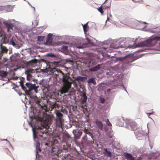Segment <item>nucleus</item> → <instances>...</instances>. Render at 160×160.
I'll list each match as a JSON object with an SVG mask.
<instances>
[{
	"mask_svg": "<svg viewBox=\"0 0 160 160\" xmlns=\"http://www.w3.org/2000/svg\"><path fill=\"white\" fill-rule=\"evenodd\" d=\"M49 70L57 76L58 75L59 73L62 74L61 80L62 82V86L60 90V92L61 94L68 92L71 88L72 83V79L69 75L64 73L59 69L56 68H50Z\"/></svg>",
	"mask_w": 160,
	"mask_h": 160,
	"instance_id": "1",
	"label": "nucleus"
},
{
	"mask_svg": "<svg viewBox=\"0 0 160 160\" xmlns=\"http://www.w3.org/2000/svg\"><path fill=\"white\" fill-rule=\"evenodd\" d=\"M160 37L157 36H152L146 41L138 43L136 46L129 45L128 47L130 48H135L138 47L143 46L151 47L155 45L157 42L160 40Z\"/></svg>",
	"mask_w": 160,
	"mask_h": 160,
	"instance_id": "2",
	"label": "nucleus"
},
{
	"mask_svg": "<svg viewBox=\"0 0 160 160\" xmlns=\"http://www.w3.org/2000/svg\"><path fill=\"white\" fill-rule=\"evenodd\" d=\"M30 126L32 128L33 138L36 142H38V137H42L45 132L40 127L37 128L34 126V127L32 122L29 123Z\"/></svg>",
	"mask_w": 160,
	"mask_h": 160,
	"instance_id": "3",
	"label": "nucleus"
},
{
	"mask_svg": "<svg viewBox=\"0 0 160 160\" xmlns=\"http://www.w3.org/2000/svg\"><path fill=\"white\" fill-rule=\"evenodd\" d=\"M34 100L35 102L37 104L39 108L42 109V110H44L43 113L44 114H45L48 111L47 106L43 103L42 100L38 98L37 96H35L34 97Z\"/></svg>",
	"mask_w": 160,
	"mask_h": 160,
	"instance_id": "4",
	"label": "nucleus"
},
{
	"mask_svg": "<svg viewBox=\"0 0 160 160\" xmlns=\"http://www.w3.org/2000/svg\"><path fill=\"white\" fill-rule=\"evenodd\" d=\"M27 87L22 86V89L25 91V93L28 95H30V91L33 90L35 84H32L31 83L27 82L26 83Z\"/></svg>",
	"mask_w": 160,
	"mask_h": 160,
	"instance_id": "5",
	"label": "nucleus"
},
{
	"mask_svg": "<svg viewBox=\"0 0 160 160\" xmlns=\"http://www.w3.org/2000/svg\"><path fill=\"white\" fill-rule=\"evenodd\" d=\"M6 37L4 36L2 38V40H1V43L0 44V48L1 49L2 52L0 53V60L1 59L3 55V53H7L8 51V50L7 48L6 47L3 46V43L6 44L8 43V42L6 41Z\"/></svg>",
	"mask_w": 160,
	"mask_h": 160,
	"instance_id": "6",
	"label": "nucleus"
},
{
	"mask_svg": "<svg viewBox=\"0 0 160 160\" xmlns=\"http://www.w3.org/2000/svg\"><path fill=\"white\" fill-rule=\"evenodd\" d=\"M121 60H124L125 62L128 64L132 62L137 59V58L132 54H128L124 57H121Z\"/></svg>",
	"mask_w": 160,
	"mask_h": 160,
	"instance_id": "7",
	"label": "nucleus"
},
{
	"mask_svg": "<svg viewBox=\"0 0 160 160\" xmlns=\"http://www.w3.org/2000/svg\"><path fill=\"white\" fill-rule=\"evenodd\" d=\"M82 41L81 40H79L78 41H77L75 44L76 47L79 49L85 48L86 46V44L82 43Z\"/></svg>",
	"mask_w": 160,
	"mask_h": 160,
	"instance_id": "8",
	"label": "nucleus"
},
{
	"mask_svg": "<svg viewBox=\"0 0 160 160\" xmlns=\"http://www.w3.org/2000/svg\"><path fill=\"white\" fill-rule=\"evenodd\" d=\"M42 120L47 124H51L52 121V118L49 115H46L45 117L43 118Z\"/></svg>",
	"mask_w": 160,
	"mask_h": 160,
	"instance_id": "9",
	"label": "nucleus"
},
{
	"mask_svg": "<svg viewBox=\"0 0 160 160\" xmlns=\"http://www.w3.org/2000/svg\"><path fill=\"white\" fill-rule=\"evenodd\" d=\"M64 120L62 118H57L56 120V123L57 126L62 128Z\"/></svg>",
	"mask_w": 160,
	"mask_h": 160,
	"instance_id": "10",
	"label": "nucleus"
},
{
	"mask_svg": "<svg viewBox=\"0 0 160 160\" xmlns=\"http://www.w3.org/2000/svg\"><path fill=\"white\" fill-rule=\"evenodd\" d=\"M124 156L127 160H135V158L130 153L125 152L124 153Z\"/></svg>",
	"mask_w": 160,
	"mask_h": 160,
	"instance_id": "11",
	"label": "nucleus"
},
{
	"mask_svg": "<svg viewBox=\"0 0 160 160\" xmlns=\"http://www.w3.org/2000/svg\"><path fill=\"white\" fill-rule=\"evenodd\" d=\"M129 124L133 131H135L137 130V125L136 122H129Z\"/></svg>",
	"mask_w": 160,
	"mask_h": 160,
	"instance_id": "12",
	"label": "nucleus"
},
{
	"mask_svg": "<svg viewBox=\"0 0 160 160\" xmlns=\"http://www.w3.org/2000/svg\"><path fill=\"white\" fill-rule=\"evenodd\" d=\"M31 71L30 70H27L25 71V73L27 75V79L28 80H30L32 78V76L31 74Z\"/></svg>",
	"mask_w": 160,
	"mask_h": 160,
	"instance_id": "13",
	"label": "nucleus"
},
{
	"mask_svg": "<svg viewBox=\"0 0 160 160\" xmlns=\"http://www.w3.org/2000/svg\"><path fill=\"white\" fill-rule=\"evenodd\" d=\"M102 149L104 151V152H103L104 154L105 155L108 157H111L112 155L111 152L110 151H108L107 148H104Z\"/></svg>",
	"mask_w": 160,
	"mask_h": 160,
	"instance_id": "14",
	"label": "nucleus"
},
{
	"mask_svg": "<svg viewBox=\"0 0 160 160\" xmlns=\"http://www.w3.org/2000/svg\"><path fill=\"white\" fill-rule=\"evenodd\" d=\"M95 122L98 127L101 130H102L103 127V126L102 122L98 120H96Z\"/></svg>",
	"mask_w": 160,
	"mask_h": 160,
	"instance_id": "15",
	"label": "nucleus"
},
{
	"mask_svg": "<svg viewBox=\"0 0 160 160\" xmlns=\"http://www.w3.org/2000/svg\"><path fill=\"white\" fill-rule=\"evenodd\" d=\"M82 98L81 99L82 103V104H84L86 102L87 99V97L85 92H83Z\"/></svg>",
	"mask_w": 160,
	"mask_h": 160,
	"instance_id": "16",
	"label": "nucleus"
},
{
	"mask_svg": "<svg viewBox=\"0 0 160 160\" xmlns=\"http://www.w3.org/2000/svg\"><path fill=\"white\" fill-rule=\"evenodd\" d=\"M100 65L99 64H98L92 68H89V70L90 71L92 72L96 71L98 70H99L100 69Z\"/></svg>",
	"mask_w": 160,
	"mask_h": 160,
	"instance_id": "17",
	"label": "nucleus"
},
{
	"mask_svg": "<svg viewBox=\"0 0 160 160\" xmlns=\"http://www.w3.org/2000/svg\"><path fill=\"white\" fill-rule=\"evenodd\" d=\"M52 42V39L51 37L48 35V37L46 39V44L50 45Z\"/></svg>",
	"mask_w": 160,
	"mask_h": 160,
	"instance_id": "18",
	"label": "nucleus"
},
{
	"mask_svg": "<svg viewBox=\"0 0 160 160\" xmlns=\"http://www.w3.org/2000/svg\"><path fill=\"white\" fill-rule=\"evenodd\" d=\"M105 6V8L103 7V8L102 9V7H103V5H102L101 7H99L97 9L98 10V11L100 12L102 14H103V9H106V8H109V6H107L106 7H105V6Z\"/></svg>",
	"mask_w": 160,
	"mask_h": 160,
	"instance_id": "19",
	"label": "nucleus"
},
{
	"mask_svg": "<svg viewBox=\"0 0 160 160\" xmlns=\"http://www.w3.org/2000/svg\"><path fill=\"white\" fill-rule=\"evenodd\" d=\"M86 77L78 76L76 78V80L78 82H82L86 79Z\"/></svg>",
	"mask_w": 160,
	"mask_h": 160,
	"instance_id": "20",
	"label": "nucleus"
},
{
	"mask_svg": "<svg viewBox=\"0 0 160 160\" xmlns=\"http://www.w3.org/2000/svg\"><path fill=\"white\" fill-rule=\"evenodd\" d=\"M52 151L55 154H58V151H59L58 148L57 147H53L52 149Z\"/></svg>",
	"mask_w": 160,
	"mask_h": 160,
	"instance_id": "21",
	"label": "nucleus"
},
{
	"mask_svg": "<svg viewBox=\"0 0 160 160\" xmlns=\"http://www.w3.org/2000/svg\"><path fill=\"white\" fill-rule=\"evenodd\" d=\"M88 83H92L94 85H95L96 84V82L95 79L93 78H89L88 80Z\"/></svg>",
	"mask_w": 160,
	"mask_h": 160,
	"instance_id": "22",
	"label": "nucleus"
},
{
	"mask_svg": "<svg viewBox=\"0 0 160 160\" xmlns=\"http://www.w3.org/2000/svg\"><path fill=\"white\" fill-rule=\"evenodd\" d=\"M7 73L5 71H1L0 72V76L3 77H5L6 76Z\"/></svg>",
	"mask_w": 160,
	"mask_h": 160,
	"instance_id": "23",
	"label": "nucleus"
},
{
	"mask_svg": "<svg viewBox=\"0 0 160 160\" xmlns=\"http://www.w3.org/2000/svg\"><path fill=\"white\" fill-rule=\"evenodd\" d=\"M88 23L84 25H83V28L84 32H87L88 31Z\"/></svg>",
	"mask_w": 160,
	"mask_h": 160,
	"instance_id": "24",
	"label": "nucleus"
},
{
	"mask_svg": "<svg viewBox=\"0 0 160 160\" xmlns=\"http://www.w3.org/2000/svg\"><path fill=\"white\" fill-rule=\"evenodd\" d=\"M52 63L54 64V65L57 67H58L61 65V62H57L55 61H53L52 62Z\"/></svg>",
	"mask_w": 160,
	"mask_h": 160,
	"instance_id": "25",
	"label": "nucleus"
},
{
	"mask_svg": "<svg viewBox=\"0 0 160 160\" xmlns=\"http://www.w3.org/2000/svg\"><path fill=\"white\" fill-rule=\"evenodd\" d=\"M6 26L7 28V31L8 32L9 29L12 28V25L11 24L7 23L6 24Z\"/></svg>",
	"mask_w": 160,
	"mask_h": 160,
	"instance_id": "26",
	"label": "nucleus"
},
{
	"mask_svg": "<svg viewBox=\"0 0 160 160\" xmlns=\"http://www.w3.org/2000/svg\"><path fill=\"white\" fill-rule=\"evenodd\" d=\"M83 131L86 134H88L90 135V136H91V133L89 131L88 129H87L86 128H85V129L83 130Z\"/></svg>",
	"mask_w": 160,
	"mask_h": 160,
	"instance_id": "27",
	"label": "nucleus"
},
{
	"mask_svg": "<svg viewBox=\"0 0 160 160\" xmlns=\"http://www.w3.org/2000/svg\"><path fill=\"white\" fill-rule=\"evenodd\" d=\"M57 116L58 117V118H62V117L63 114L61 112H58L56 113Z\"/></svg>",
	"mask_w": 160,
	"mask_h": 160,
	"instance_id": "28",
	"label": "nucleus"
},
{
	"mask_svg": "<svg viewBox=\"0 0 160 160\" xmlns=\"http://www.w3.org/2000/svg\"><path fill=\"white\" fill-rule=\"evenodd\" d=\"M44 36H38V40L39 41H42L44 38Z\"/></svg>",
	"mask_w": 160,
	"mask_h": 160,
	"instance_id": "29",
	"label": "nucleus"
},
{
	"mask_svg": "<svg viewBox=\"0 0 160 160\" xmlns=\"http://www.w3.org/2000/svg\"><path fill=\"white\" fill-rule=\"evenodd\" d=\"M68 47L65 45H63L61 48V49L63 51H66L68 49Z\"/></svg>",
	"mask_w": 160,
	"mask_h": 160,
	"instance_id": "30",
	"label": "nucleus"
},
{
	"mask_svg": "<svg viewBox=\"0 0 160 160\" xmlns=\"http://www.w3.org/2000/svg\"><path fill=\"white\" fill-rule=\"evenodd\" d=\"M50 98L51 99H53L55 100H56V96L54 93H53L52 95H51L50 96Z\"/></svg>",
	"mask_w": 160,
	"mask_h": 160,
	"instance_id": "31",
	"label": "nucleus"
},
{
	"mask_svg": "<svg viewBox=\"0 0 160 160\" xmlns=\"http://www.w3.org/2000/svg\"><path fill=\"white\" fill-rule=\"evenodd\" d=\"M106 122L108 126H112L111 123L110 122L108 119H107Z\"/></svg>",
	"mask_w": 160,
	"mask_h": 160,
	"instance_id": "32",
	"label": "nucleus"
},
{
	"mask_svg": "<svg viewBox=\"0 0 160 160\" xmlns=\"http://www.w3.org/2000/svg\"><path fill=\"white\" fill-rule=\"evenodd\" d=\"M57 104L56 102L52 103L50 104V105L51 106V108L52 109H53L54 108H55Z\"/></svg>",
	"mask_w": 160,
	"mask_h": 160,
	"instance_id": "33",
	"label": "nucleus"
},
{
	"mask_svg": "<svg viewBox=\"0 0 160 160\" xmlns=\"http://www.w3.org/2000/svg\"><path fill=\"white\" fill-rule=\"evenodd\" d=\"M10 43L13 46H15L16 45L15 42L13 41L12 39L11 40Z\"/></svg>",
	"mask_w": 160,
	"mask_h": 160,
	"instance_id": "34",
	"label": "nucleus"
},
{
	"mask_svg": "<svg viewBox=\"0 0 160 160\" xmlns=\"http://www.w3.org/2000/svg\"><path fill=\"white\" fill-rule=\"evenodd\" d=\"M83 109V112L84 113H85L87 112H88V109L87 108V107H85V108Z\"/></svg>",
	"mask_w": 160,
	"mask_h": 160,
	"instance_id": "35",
	"label": "nucleus"
},
{
	"mask_svg": "<svg viewBox=\"0 0 160 160\" xmlns=\"http://www.w3.org/2000/svg\"><path fill=\"white\" fill-rule=\"evenodd\" d=\"M38 86H36V84L34 86V88L33 89H34V90L36 92H37L38 88Z\"/></svg>",
	"mask_w": 160,
	"mask_h": 160,
	"instance_id": "36",
	"label": "nucleus"
},
{
	"mask_svg": "<svg viewBox=\"0 0 160 160\" xmlns=\"http://www.w3.org/2000/svg\"><path fill=\"white\" fill-rule=\"evenodd\" d=\"M65 145H67V143H64V145H63V148L64 149H68V146H65Z\"/></svg>",
	"mask_w": 160,
	"mask_h": 160,
	"instance_id": "37",
	"label": "nucleus"
},
{
	"mask_svg": "<svg viewBox=\"0 0 160 160\" xmlns=\"http://www.w3.org/2000/svg\"><path fill=\"white\" fill-rule=\"evenodd\" d=\"M158 156V155H156L155 154L153 155V156H152L151 158L150 159H156V158Z\"/></svg>",
	"mask_w": 160,
	"mask_h": 160,
	"instance_id": "38",
	"label": "nucleus"
},
{
	"mask_svg": "<svg viewBox=\"0 0 160 160\" xmlns=\"http://www.w3.org/2000/svg\"><path fill=\"white\" fill-rule=\"evenodd\" d=\"M100 101L102 103H104L105 102V99L103 98H100Z\"/></svg>",
	"mask_w": 160,
	"mask_h": 160,
	"instance_id": "39",
	"label": "nucleus"
},
{
	"mask_svg": "<svg viewBox=\"0 0 160 160\" xmlns=\"http://www.w3.org/2000/svg\"><path fill=\"white\" fill-rule=\"evenodd\" d=\"M78 133L79 136L78 137H77V138H80V136H81L82 134V132L81 131H78Z\"/></svg>",
	"mask_w": 160,
	"mask_h": 160,
	"instance_id": "40",
	"label": "nucleus"
},
{
	"mask_svg": "<svg viewBox=\"0 0 160 160\" xmlns=\"http://www.w3.org/2000/svg\"><path fill=\"white\" fill-rule=\"evenodd\" d=\"M4 32H3L2 30H0V37H2L3 36Z\"/></svg>",
	"mask_w": 160,
	"mask_h": 160,
	"instance_id": "41",
	"label": "nucleus"
},
{
	"mask_svg": "<svg viewBox=\"0 0 160 160\" xmlns=\"http://www.w3.org/2000/svg\"><path fill=\"white\" fill-rule=\"evenodd\" d=\"M37 60L36 59L32 60L31 61V62L32 63H36L37 62Z\"/></svg>",
	"mask_w": 160,
	"mask_h": 160,
	"instance_id": "42",
	"label": "nucleus"
},
{
	"mask_svg": "<svg viewBox=\"0 0 160 160\" xmlns=\"http://www.w3.org/2000/svg\"><path fill=\"white\" fill-rule=\"evenodd\" d=\"M117 124L119 126H121V127H122V126H123V124H121V123H120V122L119 121H118L117 122Z\"/></svg>",
	"mask_w": 160,
	"mask_h": 160,
	"instance_id": "43",
	"label": "nucleus"
},
{
	"mask_svg": "<svg viewBox=\"0 0 160 160\" xmlns=\"http://www.w3.org/2000/svg\"><path fill=\"white\" fill-rule=\"evenodd\" d=\"M84 104H81V107L82 109L85 108V107H87V106L86 105H84Z\"/></svg>",
	"mask_w": 160,
	"mask_h": 160,
	"instance_id": "44",
	"label": "nucleus"
},
{
	"mask_svg": "<svg viewBox=\"0 0 160 160\" xmlns=\"http://www.w3.org/2000/svg\"><path fill=\"white\" fill-rule=\"evenodd\" d=\"M87 136L85 135L84 137L82 138V139L85 140H86L87 139Z\"/></svg>",
	"mask_w": 160,
	"mask_h": 160,
	"instance_id": "45",
	"label": "nucleus"
},
{
	"mask_svg": "<svg viewBox=\"0 0 160 160\" xmlns=\"http://www.w3.org/2000/svg\"><path fill=\"white\" fill-rule=\"evenodd\" d=\"M107 93H110V92L111 91V89H108L107 90Z\"/></svg>",
	"mask_w": 160,
	"mask_h": 160,
	"instance_id": "46",
	"label": "nucleus"
},
{
	"mask_svg": "<svg viewBox=\"0 0 160 160\" xmlns=\"http://www.w3.org/2000/svg\"><path fill=\"white\" fill-rule=\"evenodd\" d=\"M49 56L52 57H54L55 56V55L53 54H50L49 55Z\"/></svg>",
	"mask_w": 160,
	"mask_h": 160,
	"instance_id": "47",
	"label": "nucleus"
},
{
	"mask_svg": "<svg viewBox=\"0 0 160 160\" xmlns=\"http://www.w3.org/2000/svg\"><path fill=\"white\" fill-rule=\"evenodd\" d=\"M66 61L67 62H72V60H68V59Z\"/></svg>",
	"mask_w": 160,
	"mask_h": 160,
	"instance_id": "48",
	"label": "nucleus"
},
{
	"mask_svg": "<svg viewBox=\"0 0 160 160\" xmlns=\"http://www.w3.org/2000/svg\"><path fill=\"white\" fill-rule=\"evenodd\" d=\"M38 155V151H37L36 152V156H37Z\"/></svg>",
	"mask_w": 160,
	"mask_h": 160,
	"instance_id": "49",
	"label": "nucleus"
},
{
	"mask_svg": "<svg viewBox=\"0 0 160 160\" xmlns=\"http://www.w3.org/2000/svg\"><path fill=\"white\" fill-rule=\"evenodd\" d=\"M112 48H118V47H115V46L112 47Z\"/></svg>",
	"mask_w": 160,
	"mask_h": 160,
	"instance_id": "50",
	"label": "nucleus"
},
{
	"mask_svg": "<svg viewBox=\"0 0 160 160\" xmlns=\"http://www.w3.org/2000/svg\"><path fill=\"white\" fill-rule=\"evenodd\" d=\"M38 150L39 151V152H41V149L40 148H38Z\"/></svg>",
	"mask_w": 160,
	"mask_h": 160,
	"instance_id": "51",
	"label": "nucleus"
},
{
	"mask_svg": "<svg viewBox=\"0 0 160 160\" xmlns=\"http://www.w3.org/2000/svg\"><path fill=\"white\" fill-rule=\"evenodd\" d=\"M45 145H48V143H46L45 144Z\"/></svg>",
	"mask_w": 160,
	"mask_h": 160,
	"instance_id": "52",
	"label": "nucleus"
},
{
	"mask_svg": "<svg viewBox=\"0 0 160 160\" xmlns=\"http://www.w3.org/2000/svg\"><path fill=\"white\" fill-rule=\"evenodd\" d=\"M103 48L105 49H106V48Z\"/></svg>",
	"mask_w": 160,
	"mask_h": 160,
	"instance_id": "53",
	"label": "nucleus"
},
{
	"mask_svg": "<svg viewBox=\"0 0 160 160\" xmlns=\"http://www.w3.org/2000/svg\"><path fill=\"white\" fill-rule=\"evenodd\" d=\"M67 156H68V154H67ZM65 158H66V156H65Z\"/></svg>",
	"mask_w": 160,
	"mask_h": 160,
	"instance_id": "54",
	"label": "nucleus"
},
{
	"mask_svg": "<svg viewBox=\"0 0 160 160\" xmlns=\"http://www.w3.org/2000/svg\"><path fill=\"white\" fill-rule=\"evenodd\" d=\"M67 137L69 138V136H68V135H67Z\"/></svg>",
	"mask_w": 160,
	"mask_h": 160,
	"instance_id": "55",
	"label": "nucleus"
},
{
	"mask_svg": "<svg viewBox=\"0 0 160 160\" xmlns=\"http://www.w3.org/2000/svg\"><path fill=\"white\" fill-rule=\"evenodd\" d=\"M91 62H90V63H89V64H91Z\"/></svg>",
	"mask_w": 160,
	"mask_h": 160,
	"instance_id": "56",
	"label": "nucleus"
},
{
	"mask_svg": "<svg viewBox=\"0 0 160 160\" xmlns=\"http://www.w3.org/2000/svg\"><path fill=\"white\" fill-rule=\"evenodd\" d=\"M89 66L90 67V64H89Z\"/></svg>",
	"mask_w": 160,
	"mask_h": 160,
	"instance_id": "57",
	"label": "nucleus"
}]
</instances>
